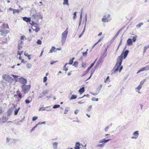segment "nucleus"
Instances as JSON below:
<instances>
[{"label": "nucleus", "instance_id": "f257e3e1", "mask_svg": "<svg viewBox=\"0 0 149 149\" xmlns=\"http://www.w3.org/2000/svg\"><path fill=\"white\" fill-rule=\"evenodd\" d=\"M129 52V50H127L124 52H123L120 55L118 56L117 58V63L115 66V67L117 66V67L114 70L116 72L118 70L119 68L122 64L123 60V57L124 59H125L127 56Z\"/></svg>", "mask_w": 149, "mask_h": 149}, {"label": "nucleus", "instance_id": "f03ea898", "mask_svg": "<svg viewBox=\"0 0 149 149\" xmlns=\"http://www.w3.org/2000/svg\"><path fill=\"white\" fill-rule=\"evenodd\" d=\"M68 29L67 28L66 29L62 34L61 42L62 45H63L65 43L68 34Z\"/></svg>", "mask_w": 149, "mask_h": 149}, {"label": "nucleus", "instance_id": "7ed1b4c3", "mask_svg": "<svg viewBox=\"0 0 149 149\" xmlns=\"http://www.w3.org/2000/svg\"><path fill=\"white\" fill-rule=\"evenodd\" d=\"M22 91L24 93H27L29 91L30 88V85H22L21 86Z\"/></svg>", "mask_w": 149, "mask_h": 149}, {"label": "nucleus", "instance_id": "20e7f679", "mask_svg": "<svg viewBox=\"0 0 149 149\" xmlns=\"http://www.w3.org/2000/svg\"><path fill=\"white\" fill-rule=\"evenodd\" d=\"M111 19L110 17V15L109 14H108L107 16L106 17V15H104L103 18L102 19V21L104 22H110Z\"/></svg>", "mask_w": 149, "mask_h": 149}, {"label": "nucleus", "instance_id": "39448f33", "mask_svg": "<svg viewBox=\"0 0 149 149\" xmlns=\"http://www.w3.org/2000/svg\"><path fill=\"white\" fill-rule=\"evenodd\" d=\"M30 24L32 26V29L34 30L36 32H38L40 30V28L37 26V24H36L35 22H32Z\"/></svg>", "mask_w": 149, "mask_h": 149}, {"label": "nucleus", "instance_id": "423d86ee", "mask_svg": "<svg viewBox=\"0 0 149 149\" xmlns=\"http://www.w3.org/2000/svg\"><path fill=\"white\" fill-rule=\"evenodd\" d=\"M96 60H95L94 61V62L92 63L90 66L87 68V69L85 71H84L81 75V77H83L84 75H85L89 71V70H90V69L93 67V66L94 65L96 61Z\"/></svg>", "mask_w": 149, "mask_h": 149}, {"label": "nucleus", "instance_id": "0eeeda50", "mask_svg": "<svg viewBox=\"0 0 149 149\" xmlns=\"http://www.w3.org/2000/svg\"><path fill=\"white\" fill-rule=\"evenodd\" d=\"M19 82L22 84L23 85H25L27 83L26 80L22 77L19 78Z\"/></svg>", "mask_w": 149, "mask_h": 149}, {"label": "nucleus", "instance_id": "6e6552de", "mask_svg": "<svg viewBox=\"0 0 149 149\" xmlns=\"http://www.w3.org/2000/svg\"><path fill=\"white\" fill-rule=\"evenodd\" d=\"M133 135L134 136L131 137V138L132 139H137L139 135V131H136L133 132Z\"/></svg>", "mask_w": 149, "mask_h": 149}, {"label": "nucleus", "instance_id": "1a4fd4ad", "mask_svg": "<svg viewBox=\"0 0 149 149\" xmlns=\"http://www.w3.org/2000/svg\"><path fill=\"white\" fill-rule=\"evenodd\" d=\"M40 15V14L37 13H35L33 15L32 18L35 20H38L39 18V16Z\"/></svg>", "mask_w": 149, "mask_h": 149}, {"label": "nucleus", "instance_id": "9d476101", "mask_svg": "<svg viewBox=\"0 0 149 149\" xmlns=\"http://www.w3.org/2000/svg\"><path fill=\"white\" fill-rule=\"evenodd\" d=\"M15 107H12L10 108L8 110L7 113V116H10L12 112L14 110V108Z\"/></svg>", "mask_w": 149, "mask_h": 149}, {"label": "nucleus", "instance_id": "9b49d317", "mask_svg": "<svg viewBox=\"0 0 149 149\" xmlns=\"http://www.w3.org/2000/svg\"><path fill=\"white\" fill-rule=\"evenodd\" d=\"M49 91V90H44L43 91V92L41 93L40 95H41V96L39 97L38 98H41L42 96L43 97L44 96V95H45L46 94H47L48 93Z\"/></svg>", "mask_w": 149, "mask_h": 149}, {"label": "nucleus", "instance_id": "f8f14e48", "mask_svg": "<svg viewBox=\"0 0 149 149\" xmlns=\"http://www.w3.org/2000/svg\"><path fill=\"white\" fill-rule=\"evenodd\" d=\"M127 45L129 46L132 45L133 44V42L132 39L129 38L127 40Z\"/></svg>", "mask_w": 149, "mask_h": 149}, {"label": "nucleus", "instance_id": "ddd939ff", "mask_svg": "<svg viewBox=\"0 0 149 149\" xmlns=\"http://www.w3.org/2000/svg\"><path fill=\"white\" fill-rule=\"evenodd\" d=\"M111 140L110 139H102L101 140H100L99 141V143H107V142H108L109 141H110Z\"/></svg>", "mask_w": 149, "mask_h": 149}, {"label": "nucleus", "instance_id": "4468645a", "mask_svg": "<svg viewBox=\"0 0 149 149\" xmlns=\"http://www.w3.org/2000/svg\"><path fill=\"white\" fill-rule=\"evenodd\" d=\"M23 20L26 21L27 22H29L31 21V19L30 17H23Z\"/></svg>", "mask_w": 149, "mask_h": 149}, {"label": "nucleus", "instance_id": "2eb2a0df", "mask_svg": "<svg viewBox=\"0 0 149 149\" xmlns=\"http://www.w3.org/2000/svg\"><path fill=\"white\" fill-rule=\"evenodd\" d=\"M9 76V75L5 74L2 76V78L5 81H8L9 80H8V78Z\"/></svg>", "mask_w": 149, "mask_h": 149}, {"label": "nucleus", "instance_id": "dca6fc26", "mask_svg": "<svg viewBox=\"0 0 149 149\" xmlns=\"http://www.w3.org/2000/svg\"><path fill=\"white\" fill-rule=\"evenodd\" d=\"M8 118L6 116H3L2 118V122L4 123L6 122L8 120Z\"/></svg>", "mask_w": 149, "mask_h": 149}, {"label": "nucleus", "instance_id": "f3484780", "mask_svg": "<svg viewBox=\"0 0 149 149\" xmlns=\"http://www.w3.org/2000/svg\"><path fill=\"white\" fill-rule=\"evenodd\" d=\"M84 91L85 89L84 87H82V88H80V89L79 90V92L81 94L83 92H84Z\"/></svg>", "mask_w": 149, "mask_h": 149}, {"label": "nucleus", "instance_id": "a211bd4d", "mask_svg": "<svg viewBox=\"0 0 149 149\" xmlns=\"http://www.w3.org/2000/svg\"><path fill=\"white\" fill-rule=\"evenodd\" d=\"M122 29V28L120 29L119 31H118L117 33L116 34V35H115V36H114L113 38V40L115 39L117 36L119 34V33L121 32Z\"/></svg>", "mask_w": 149, "mask_h": 149}, {"label": "nucleus", "instance_id": "6ab92c4d", "mask_svg": "<svg viewBox=\"0 0 149 149\" xmlns=\"http://www.w3.org/2000/svg\"><path fill=\"white\" fill-rule=\"evenodd\" d=\"M58 144V143L57 142H55L53 144V148L54 149H56Z\"/></svg>", "mask_w": 149, "mask_h": 149}, {"label": "nucleus", "instance_id": "aec40b11", "mask_svg": "<svg viewBox=\"0 0 149 149\" xmlns=\"http://www.w3.org/2000/svg\"><path fill=\"white\" fill-rule=\"evenodd\" d=\"M55 47L54 46H52V48L50 50L49 52V53H52L53 52H56L55 51Z\"/></svg>", "mask_w": 149, "mask_h": 149}, {"label": "nucleus", "instance_id": "412c9836", "mask_svg": "<svg viewBox=\"0 0 149 149\" xmlns=\"http://www.w3.org/2000/svg\"><path fill=\"white\" fill-rule=\"evenodd\" d=\"M141 88L142 86L139 85L136 88V90L137 92H138L139 93H140L139 91H138Z\"/></svg>", "mask_w": 149, "mask_h": 149}, {"label": "nucleus", "instance_id": "4be33fe9", "mask_svg": "<svg viewBox=\"0 0 149 149\" xmlns=\"http://www.w3.org/2000/svg\"><path fill=\"white\" fill-rule=\"evenodd\" d=\"M85 28H85V25L84 28V29L83 31H82L81 33L79 35V38H80L83 35V34L85 32Z\"/></svg>", "mask_w": 149, "mask_h": 149}, {"label": "nucleus", "instance_id": "5701e85b", "mask_svg": "<svg viewBox=\"0 0 149 149\" xmlns=\"http://www.w3.org/2000/svg\"><path fill=\"white\" fill-rule=\"evenodd\" d=\"M20 109V107H19L18 109H15L14 111V115H16L17 114Z\"/></svg>", "mask_w": 149, "mask_h": 149}, {"label": "nucleus", "instance_id": "b1692460", "mask_svg": "<svg viewBox=\"0 0 149 149\" xmlns=\"http://www.w3.org/2000/svg\"><path fill=\"white\" fill-rule=\"evenodd\" d=\"M64 2L63 3V5H69L68 3V0H63Z\"/></svg>", "mask_w": 149, "mask_h": 149}, {"label": "nucleus", "instance_id": "393cba45", "mask_svg": "<svg viewBox=\"0 0 149 149\" xmlns=\"http://www.w3.org/2000/svg\"><path fill=\"white\" fill-rule=\"evenodd\" d=\"M77 98V96L74 95H72L71 97L70 100H73Z\"/></svg>", "mask_w": 149, "mask_h": 149}, {"label": "nucleus", "instance_id": "a878e982", "mask_svg": "<svg viewBox=\"0 0 149 149\" xmlns=\"http://www.w3.org/2000/svg\"><path fill=\"white\" fill-rule=\"evenodd\" d=\"M88 51V49H87V50H86V52H83L82 53V54H83V56L84 57H86L87 56V51Z\"/></svg>", "mask_w": 149, "mask_h": 149}, {"label": "nucleus", "instance_id": "bb28decb", "mask_svg": "<svg viewBox=\"0 0 149 149\" xmlns=\"http://www.w3.org/2000/svg\"><path fill=\"white\" fill-rule=\"evenodd\" d=\"M13 79L11 77L9 76L8 78V80L9 81H7L9 82H11L12 81Z\"/></svg>", "mask_w": 149, "mask_h": 149}, {"label": "nucleus", "instance_id": "cd10ccee", "mask_svg": "<svg viewBox=\"0 0 149 149\" xmlns=\"http://www.w3.org/2000/svg\"><path fill=\"white\" fill-rule=\"evenodd\" d=\"M21 10L19 11V10H17V9H14L13 10V14H15V13H18L19 12H20Z\"/></svg>", "mask_w": 149, "mask_h": 149}, {"label": "nucleus", "instance_id": "c85d7f7f", "mask_svg": "<svg viewBox=\"0 0 149 149\" xmlns=\"http://www.w3.org/2000/svg\"><path fill=\"white\" fill-rule=\"evenodd\" d=\"M143 24L142 22H140L138 24L136 25V27L139 28L141 25H143Z\"/></svg>", "mask_w": 149, "mask_h": 149}, {"label": "nucleus", "instance_id": "c756f323", "mask_svg": "<svg viewBox=\"0 0 149 149\" xmlns=\"http://www.w3.org/2000/svg\"><path fill=\"white\" fill-rule=\"evenodd\" d=\"M145 81H146V79H144L143 81H141L140 82V84L139 85L141 86H142V85L144 84V83L145 82Z\"/></svg>", "mask_w": 149, "mask_h": 149}, {"label": "nucleus", "instance_id": "7c9ffc66", "mask_svg": "<svg viewBox=\"0 0 149 149\" xmlns=\"http://www.w3.org/2000/svg\"><path fill=\"white\" fill-rule=\"evenodd\" d=\"M78 62H77V61H75L73 65H74L75 67H78Z\"/></svg>", "mask_w": 149, "mask_h": 149}, {"label": "nucleus", "instance_id": "2f4dec72", "mask_svg": "<svg viewBox=\"0 0 149 149\" xmlns=\"http://www.w3.org/2000/svg\"><path fill=\"white\" fill-rule=\"evenodd\" d=\"M60 107L59 105L57 104L54 105L53 107L54 109H56L59 108Z\"/></svg>", "mask_w": 149, "mask_h": 149}, {"label": "nucleus", "instance_id": "473e14b6", "mask_svg": "<svg viewBox=\"0 0 149 149\" xmlns=\"http://www.w3.org/2000/svg\"><path fill=\"white\" fill-rule=\"evenodd\" d=\"M91 100L93 101H98V99L97 98H96L94 97H93L91 99Z\"/></svg>", "mask_w": 149, "mask_h": 149}, {"label": "nucleus", "instance_id": "72a5a7b5", "mask_svg": "<svg viewBox=\"0 0 149 149\" xmlns=\"http://www.w3.org/2000/svg\"><path fill=\"white\" fill-rule=\"evenodd\" d=\"M76 13L77 12H75L73 13L74 16L73 17V18L74 19H75L77 18Z\"/></svg>", "mask_w": 149, "mask_h": 149}, {"label": "nucleus", "instance_id": "f704fd0d", "mask_svg": "<svg viewBox=\"0 0 149 149\" xmlns=\"http://www.w3.org/2000/svg\"><path fill=\"white\" fill-rule=\"evenodd\" d=\"M68 64V63H66L64 66V68H63V70H65V71H67L68 70V68H66V65Z\"/></svg>", "mask_w": 149, "mask_h": 149}, {"label": "nucleus", "instance_id": "c9c22d12", "mask_svg": "<svg viewBox=\"0 0 149 149\" xmlns=\"http://www.w3.org/2000/svg\"><path fill=\"white\" fill-rule=\"evenodd\" d=\"M26 66L27 67V68L29 69H30V68H31V64L30 63L27 64L26 65Z\"/></svg>", "mask_w": 149, "mask_h": 149}, {"label": "nucleus", "instance_id": "e433bc0d", "mask_svg": "<svg viewBox=\"0 0 149 149\" xmlns=\"http://www.w3.org/2000/svg\"><path fill=\"white\" fill-rule=\"evenodd\" d=\"M37 43L38 45H41L42 43V42L40 39H39L37 41Z\"/></svg>", "mask_w": 149, "mask_h": 149}, {"label": "nucleus", "instance_id": "4c0bfd02", "mask_svg": "<svg viewBox=\"0 0 149 149\" xmlns=\"http://www.w3.org/2000/svg\"><path fill=\"white\" fill-rule=\"evenodd\" d=\"M31 100L30 101L29 100H25V103L26 104H29L30 102V101H31Z\"/></svg>", "mask_w": 149, "mask_h": 149}, {"label": "nucleus", "instance_id": "58836bf2", "mask_svg": "<svg viewBox=\"0 0 149 149\" xmlns=\"http://www.w3.org/2000/svg\"><path fill=\"white\" fill-rule=\"evenodd\" d=\"M45 108H44L43 107H41V108H40L38 109V111H42L45 110Z\"/></svg>", "mask_w": 149, "mask_h": 149}, {"label": "nucleus", "instance_id": "ea45409f", "mask_svg": "<svg viewBox=\"0 0 149 149\" xmlns=\"http://www.w3.org/2000/svg\"><path fill=\"white\" fill-rule=\"evenodd\" d=\"M92 108V106L91 105H90L89 106L88 108L87 109V110L88 111H90L91 110V109Z\"/></svg>", "mask_w": 149, "mask_h": 149}, {"label": "nucleus", "instance_id": "a19ab883", "mask_svg": "<svg viewBox=\"0 0 149 149\" xmlns=\"http://www.w3.org/2000/svg\"><path fill=\"white\" fill-rule=\"evenodd\" d=\"M136 37H137V36H136L135 37V36H134L133 38H132V40H133V41L134 42H135L136 40Z\"/></svg>", "mask_w": 149, "mask_h": 149}, {"label": "nucleus", "instance_id": "79ce46f5", "mask_svg": "<svg viewBox=\"0 0 149 149\" xmlns=\"http://www.w3.org/2000/svg\"><path fill=\"white\" fill-rule=\"evenodd\" d=\"M144 69L148 70L149 69V65L146 66L144 67Z\"/></svg>", "mask_w": 149, "mask_h": 149}, {"label": "nucleus", "instance_id": "37998d69", "mask_svg": "<svg viewBox=\"0 0 149 149\" xmlns=\"http://www.w3.org/2000/svg\"><path fill=\"white\" fill-rule=\"evenodd\" d=\"M47 79V77L46 76L45 77H44V79H43V82L44 83L46 81Z\"/></svg>", "mask_w": 149, "mask_h": 149}, {"label": "nucleus", "instance_id": "c03bdc74", "mask_svg": "<svg viewBox=\"0 0 149 149\" xmlns=\"http://www.w3.org/2000/svg\"><path fill=\"white\" fill-rule=\"evenodd\" d=\"M38 118L37 116H34L33 117L32 120L33 121H35Z\"/></svg>", "mask_w": 149, "mask_h": 149}, {"label": "nucleus", "instance_id": "a18cd8bd", "mask_svg": "<svg viewBox=\"0 0 149 149\" xmlns=\"http://www.w3.org/2000/svg\"><path fill=\"white\" fill-rule=\"evenodd\" d=\"M68 110V108H66L65 109L64 114H66Z\"/></svg>", "mask_w": 149, "mask_h": 149}, {"label": "nucleus", "instance_id": "49530a36", "mask_svg": "<svg viewBox=\"0 0 149 149\" xmlns=\"http://www.w3.org/2000/svg\"><path fill=\"white\" fill-rule=\"evenodd\" d=\"M38 125V124H37L34 127H33L31 130V132H32L35 129V128H36V127H37V125Z\"/></svg>", "mask_w": 149, "mask_h": 149}, {"label": "nucleus", "instance_id": "de8ad7c7", "mask_svg": "<svg viewBox=\"0 0 149 149\" xmlns=\"http://www.w3.org/2000/svg\"><path fill=\"white\" fill-rule=\"evenodd\" d=\"M148 48V47L147 46H145L144 47V49H143V53H144L146 50H147V49Z\"/></svg>", "mask_w": 149, "mask_h": 149}, {"label": "nucleus", "instance_id": "09e8293b", "mask_svg": "<svg viewBox=\"0 0 149 149\" xmlns=\"http://www.w3.org/2000/svg\"><path fill=\"white\" fill-rule=\"evenodd\" d=\"M79 111V110L77 109L74 111V113L75 114H77Z\"/></svg>", "mask_w": 149, "mask_h": 149}, {"label": "nucleus", "instance_id": "8fccbe9b", "mask_svg": "<svg viewBox=\"0 0 149 149\" xmlns=\"http://www.w3.org/2000/svg\"><path fill=\"white\" fill-rule=\"evenodd\" d=\"M45 124V121H43L42 122H39L38 123V125H41V124Z\"/></svg>", "mask_w": 149, "mask_h": 149}, {"label": "nucleus", "instance_id": "3c124183", "mask_svg": "<svg viewBox=\"0 0 149 149\" xmlns=\"http://www.w3.org/2000/svg\"><path fill=\"white\" fill-rule=\"evenodd\" d=\"M94 71H95V70H94L93 71H91L90 76V77H91V76H92V75L94 73Z\"/></svg>", "mask_w": 149, "mask_h": 149}, {"label": "nucleus", "instance_id": "603ef678", "mask_svg": "<svg viewBox=\"0 0 149 149\" xmlns=\"http://www.w3.org/2000/svg\"><path fill=\"white\" fill-rule=\"evenodd\" d=\"M73 63V61L72 60H70L69 61V62L68 64H70V65H72Z\"/></svg>", "mask_w": 149, "mask_h": 149}, {"label": "nucleus", "instance_id": "864d4df0", "mask_svg": "<svg viewBox=\"0 0 149 149\" xmlns=\"http://www.w3.org/2000/svg\"><path fill=\"white\" fill-rule=\"evenodd\" d=\"M144 68H144H141V69H140V70L139 71H138L137 73L139 72L140 71H143L144 70H145Z\"/></svg>", "mask_w": 149, "mask_h": 149}, {"label": "nucleus", "instance_id": "5fc2aeb1", "mask_svg": "<svg viewBox=\"0 0 149 149\" xmlns=\"http://www.w3.org/2000/svg\"><path fill=\"white\" fill-rule=\"evenodd\" d=\"M90 95H89V94H86V95H84L83 96V97H90Z\"/></svg>", "mask_w": 149, "mask_h": 149}, {"label": "nucleus", "instance_id": "6e6d98bb", "mask_svg": "<svg viewBox=\"0 0 149 149\" xmlns=\"http://www.w3.org/2000/svg\"><path fill=\"white\" fill-rule=\"evenodd\" d=\"M82 16H81V14H80V18H79V21L80 22H81V21H82Z\"/></svg>", "mask_w": 149, "mask_h": 149}, {"label": "nucleus", "instance_id": "4d7b16f0", "mask_svg": "<svg viewBox=\"0 0 149 149\" xmlns=\"http://www.w3.org/2000/svg\"><path fill=\"white\" fill-rule=\"evenodd\" d=\"M45 107V110H46L47 111H50L51 110V109H48V107Z\"/></svg>", "mask_w": 149, "mask_h": 149}, {"label": "nucleus", "instance_id": "13d9d810", "mask_svg": "<svg viewBox=\"0 0 149 149\" xmlns=\"http://www.w3.org/2000/svg\"><path fill=\"white\" fill-rule=\"evenodd\" d=\"M104 145L103 144H99L97 146L98 147H102Z\"/></svg>", "mask_w": 149, "mask_h": 149}, {"label": "nucleus", "instance_id": "bf43d9fd", "mask_svg": "<svg viewBox=\"0 0 149 149\" xmlns=\"http://www.w3.org/2000/svg\"><path fill=\"white\" fill-rule=\"evenodd\" d=\"M85 26H86V23L87 21V18L86 15L85 16Z\"/></svg>", "mask_w": 149, "mask_h": 149}, {"label": "nucleus", "instance_id": "052dcab7", "mask_svg": "<svg viewBox=\"0 0 149 149\" xmlns=\"http://www.w3.org/2000/svg\"><path fill=\"white\" fill-rule=\"evenodd\" d=\"M24 55L25 56H28L29 55L28 54V53L26 52V51H25L24 52Z\"/></svg>", "mask_w": 149, "mask_h": 149}, {"label": "nucleus", "instance_id": "680f3d73", "mask_svg": "<svg viewBox=\"0 0 149 149\" xmlns=\"http://www.w3.org/2000/svg\"><path fill=\"white\" fill-rule=\"evenodd\" d=\"M22 47V46H19V45H18V51H19V50L20 49V48H21Z\"/></svg>", "mask_w": 149, "mask_h": 149}, {"label": "nucleus", "instance_id": "e2e57ef3", "mask_svg": "<svg viewBox=\"0 0 149 149\" xmlns=\"http://www.w3.org/2000/svg\"><path fill=\"white\" fill-rule=\"evenodd\" d=\"M12 76L14 78H17V77H18V76H16V75H13V74H12Z\"/></svg>", "mask_w": 149, "mask_h": 149}, {"label": "nucleus", "instance_id": "0e129e2a", "mask_svg": "<svg viewBox=\"0 0 149 149\" xmlns=\"http://www.w3.org/2000/svg\"><path fill=\"white\" fill-rule=\"evenodd\" d=\"M120 68L119 69V71L120 72L121 71V70L122 69L123 67L122 66H120Z\"/></svg>", "mask_w": 149, "mask_h": 149}, {"label": "nucleus", "instance_id": "69168bd1", "mask_svg": "<svg viewBox=\"0 0 149 149\" xmlns=\"http://www.w3.org/2000/svg\"><path fill=\"white\" fill-rule=\"evenodd\" d=\"M109 127L108 126H107V127H106L104 129L105 132L107 131V130L109 129Z\"/></svg>", "mask_w": 149, "mask_h": 149}, {"label": "nucleus", "instance_id": "338daca9", "mask_svg": "<svg viewBox=\"0 0 149 149\" xmlns=\"http://www.w3.org/2000/svg\"><path fill=\"white\" fill-rule=\"evenodd\" d=\"M43 52H44L43 49H42L41 51V53L39 57H41L42 55Z\"/></svg>", "mask_w": 149, "mask_h": 149}, {"label": "nucleus", "instance_id": "774afa93", "mask_svg": "<svg viewBox=\"0 0 149 149\" xmlns=\"http://www.w3.org/2000/svg\"><path fill=\"white\" fill-rule=\"evenodd\" d=\"M18 97L20 98V99H21L22 98V95L19 93L18 95Z\"/></svg>", "mask_w": 149, "mask_h": 149}]
</instances>
